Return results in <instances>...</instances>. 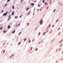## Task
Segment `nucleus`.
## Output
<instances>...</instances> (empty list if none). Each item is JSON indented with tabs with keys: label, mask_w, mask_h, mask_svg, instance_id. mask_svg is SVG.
Instances as JSON below:
<instances>
[{
	"label": "nucleus",
	"mask_w": 63,
	"mask_h": 63,
	"mask_svg": "<svg viewBox=\"0 0 63 63\" xmlns=\"http://www.w3.org/2000/svg\"><path fill=\"white\" fill-rule=\"evenodd\" d=\"M7 13H8V12H6V13L5 14V13H4L3 14V16H6L7 15Z\"/></svg>",
	"instance_id": "obj_1"
},
{
	"label": "nucleus",
	"mask_w": 63,
	"mask_h": 63,
	"mask_svg": "<svg viewBox=\"0 0 63 63\" xmlns=\"http://www.w3.org/2000/svg\"><path fill=\"white\" fill-rule=\"evenodd\" d=\"M11 15H9V16H8V21H9V20H10V19H11Z\"/></svg>",
	"instance_id": "obj_2"
},
{
	"label": "nucleus",
	"mask_w": 63,
	"mask_h": 63,
	"mask_svg": "<svg viewBox=\"0 0 63 63\" xmlns=\"http://www.w3.org/2000/svg\"><path fill=\"white\" fill-rule=\"evenodd\" d=\"M42 19L41 20V21H40V25H41V24H42V23H43V21H42Z\"/></svg>",
	"instance_id": "obj_3"
},
{
	"label": "nucleus",
	"mask_w": 63,
	"mask_h": 63,
	"mask_svg": "<svg viewBox=\"0 0 63 63\" xmlns=\"http://www.w3.org/2000/svg\"><path fill=\"white\" fill-rule=\"evenodd\" d=\"M11 28V26H10V25H8V29H10Z\"/></svg>",
	"instance_id": "obj_4"
},
{
	"label": "nucleus",
	"mask_w": 63,
	"mask_h": 63,
	"mask_svg": "<svg viewBox=\"0 0 63 63\" xmlns=\"http://www.w3.org/2000/svg\"><path fill=\"white\" fill-rule=\"evenodd\" d=\"M44 4L45 5H47V2H46Z\"/></svg>",
	"instance_id": "obj_5"
},
{
	"label": "nucleus",
	"mask_w": 63,
	"mask_h": 63,
	"mask_svg": "<svg viewBox=\"0 0 63 63\" xmlns=\"http://www.w3.org/2000/svg\"><path fill=\"white\" fill-rule=\"evenodd\" d=\"M31 5H32V6H34V3H32V4H31Z\"/></svg>",
	"instance_id": "obj_6"
},
{
	"label": "nucleus",
	"mask_w": 63,
	"mask_h": 63,
	"mask_svg": "<svg viewBox=\"0 0 63 63\" xmlns=\"http://www.w3.org/2000/svg\"><path fill=\"white\" fill-rule=\"evenodd\" d=\"M12 15L13 16H14V12L13 11L12 13Z\"/></svg>",
	"instance_id": "obj_7"
},
{
	"label": "nucleus",
	"mask_w": 63,
	"mask_h": 63,
	"mask_svg": "<svg viewBox=\"0 0 63 63\" xmlns=\"http://www.w3.org/2000/svg\"><path fill=\"white\" fill-rule=\"evenodd\" d=\"M15 8V6H13L12 7V9L13 10Z\"/></svg>",
	"instance_id": "obj_8"
},
{
	"label": "nucleus",
	"mask_w": 63,
	"mask_h": 63,
	"mask_svg": "<svg viewBox=\"0 0 63 63\" xmlns=\"http://www.w3.org/2000/svg\"><path fill=\"white\" fill-rule=\"evenodd\" d=\"M15 31H14L12 32V33L13 34H14V33H15Z\"/></svg>",
	"instance_id": "obj_9"
},
{
	"label": "nucleus",
	"mask_w": 63,
	"mask_h": 63,
	"mask_svg": "<svg viewBox=\"0 0 63 63\" xmlns=\"http://www.w3.org/2000/svg\"><path fill=\"white\" fill-rule=\"evenodd\" d=\"M30 13H31V12L30 11V13H29L27 14L28 16V15H29V14H30Z\"/></svg>",
	"instance_id": "obj_10"
},
{
	"label": "nucleus",
	"mask_w": 63,
	"mask_h": 63,
	"mask_svg": "<svg viewBox=\"0 0 63 63\" xmlns=\"http://www.w3.org/2000/svg\"><path fill=\"white\" fill-rule=\"evenodd\" d=\"M46 32H44V33H43V35H45L46 34Z\"/></svg>",
	"instance_id": "obj_11"
},
{
	"label": "nucleus",
	"mask_w": 63,
	"mask_h": 63,
	"mask_svg": "<svg viewBox=\"0 0 63 63\" xmlns=\"http://www.w3.org/2000/svg\"><path fill=\"white\" fill-rule=\"evenodd\" d=\"M7 4H6L4 5V7H6V6H7Z\"/></svg>",
	"instance_id": "obj_12"
},
{
	"label": "nucleus",
	"mask_w": 63,
	"mask_h": 63,
	"mask_svg": "<svg viewBox=\"0 0 63 63\" xmlns=\"http://www.w3.org/2000/svg\"><path fill=\"white\" fill-rule=\"evenodd\" d=\"M29 9V8H27L26 9V11H28Z\"/></svg>",
	"instance_id": "obj_13"
},
{
	"label": "nucleus",
	"mask_w": 63,
	"mask_h": 63,
	"mask_svg": "<svg viewBox=\"0 0 63 63\" xmlns=\"http://www.w3.org/2000/svg\"><path fill=\"white\" fill-rule=\"evenodd\" d=\"M18 17H17V16H16L15 17V18H17Z\"/></svg>",
	"instance_id": "obj_14"
},
{
	"label": "nucleus",
	"mask_w": 63,
	"mask_h": 63,
	"mask_svg": "<svg viewBox=\"0 0 63 63\" xmlns=\"http://www.w3.org/2000/svg\"><path fill=\"white\" fill-rule=\"evenodd\" d=\"M40 34H41V32H39L38 33V35H40Z\"/></svg>",
	"instance_id": "obj_15"
},
{
	"label": "nucleus",
	"mask_w": 63,
	"mask_h": 63,
	"mask_svg": "<svg viewBox=\"0 0 63 63\" xmlns=\"http://www.w3.org/2000/svg\"><path fill=\"white\" fill-rule=\"evenodd\" d=\"M6 32H7V31H3V32L4 33H6Z\"/></svg>",
	"instance_id": "obj_16"
},
{
	"label": "nucleus",
	"mask_w": 63,
	"mask_h": 63,
	"mask_svg": "<svg viewBox=\"0 0 63 63\" xmlns=\"http://www.w3.org/2000/svg\"><path fill=\"white\" fill-rule=\"evenodd\" d=\"M26 40V38H25L24 39V41H25Z\"/></svg>",
	"instance_id": "obj_17"
},
{
	"label": "nucleus",
	"mask_w": 63,
	"mask_h": 63,
	"mask_svg": "<svg viewBox=\"0 0 63 63\" xmlns=\"http://www.w3.org/2000/svg\"><path fill=\"white\" fill-rule=\"evenodd\" d=\"M38 50V48H36L35 49V51H37Z\"/></svg>",
	"instance_id": "obj_18"
},
{
	"label": "nucleus",
	"mask_w": 63,
	"mask_h": 63,
	"mask_svg": "<svg viewBox=\"0 0 63 63\" xmlns=\"http://www.w3.org/2000/svg\"><path fill=\"white\" fill-rule=\"evenodd\" d=\"M43 3H44V2H45V0H43Z\"/></svg>",
	"instance_id": "obj_19"
},
{
	"label": "nucleus",
	"mask_w": 63,
	"mask_h": 63,
	"mask_svg": "<svg viewBox=\"0 0 63 63\" xmlns=\"http://www.w3.org/2000/svg\"><path fill=\"white\" fill-rule=\"evenodd\" d=\"M30 42H31V41L30 40L29 41V43H30Z\"/></svg>",
	"instance_id": "obj_20"
},
{
	"label": "nucleus",
	"mask_w": 63,
	"mask_h": 63,
	"mask_svg": "<svg viewBox=\"0 0 63 63\" xmlns=\"http://www.w3.org/2000/svg\"><path fill=\"white\" fill-rule=\"evenodd\" d=\"M21 16H22V15H21L20 16L19 18H21Z\"/></svg>",
	"instance_id": "obj_21"
},
{
	"label": "nucleus",
	"mask_w": 63,
	"mask_h": 63,
	"mask_svg": "<svg viewBox=\"0 0 63 63\" xmlns=\"http://www.w3.org/2000/svg\"><path fill=\"white\" fill-rule=\"evenodd\" d=\"M2 28H3V27H2L0 29V30H1Z\"/></svg>",
	"instance_id": "obj_22"
},
{
	"label": "nucleus",
	"mask_w": 63,
	"mask_h": 63,
	"mask_svg": "<svg viewBox=\"0 0 63 63\" xmlns=\"http://www.w3.org/2000/svg\"><path fill=\"white\" fill-rule=\"evenodd\" d=\"M21 32H20V33H19L18 34L19 35H20V34H21Z\"/></svg>",
	"instance_id": "obj_23"
},
{
	"label": "nucleus",
	"mask_w": 63,
	"mask_h": 63,
	"mask_svg": "<svg viewBox=\"0 0 63 63\" xmlns=\"http://www.w3.org/2000/svg\"><path fill=\"white\" fill-rule=\"evenodd\" d=\"M21 43H20L19 42V43H18V45H20V44Z\"/></svg>",
	"instance_id": "obj_24"
},
{
	"label": "nucleus",
	"mask_w": 63,
	"mask_h": 63,
	"mask_svg": "<svg viewBox=\"0 0 63 63\" xmlns=\"http://www.w3.org/2000/svg\"><path fill=\"white\" fill-rule=\"evenodd\" d=\"M55 10H55H55H54V11H53L54 12H55Z\"/></svg>",
	"instance_id": "obj_25"
},
{
	"label": "nucleus",
	"mask_w": 63,
	"mask_h": 63,
	"mask_svg": "<svg viewBox=\"0 0 63 63\" xmlns=\"http://www.w3.org/2000/svg\"><path fill=\"white\" fill-rule=\"evenodd\" d=\"M7 2H10V0H8L7 1Z\"/></svg>",
	"instance_id": "obj_26"
},
{
	"label": "nucleus",
	"mask_w": 63,
	"mask_h": 63,
	"mask_svg": "<svg viewBox=\"0 0 63 63\" xmlns=\"http://www.w3.org/2000/svg\"><path fill=\"white\" fill-rule=\"evenodd\" d=\"M4 12V11L3 10H2L1 12L2 13H3V12Z\"/></svg>",
	"instance_id": "obj_27"
},
{
	"label": "nucleus",
	"mask_w": 63,
	"mask_h": 63,
	"mask_svg": "<svg viewBox=\"0 0 63 63\" xmlns=\"http://www.w3.org/2000/svg\"><path fill=\"white\" fill-rule=\"evenodd\" d=\"M27 24H28V25H29V23H28Z\"/></svg>",
	"instance_id": "obj_28"
},
{
	"label": "nucleus",
	"mask_w": 63,
	"mask_h": 63,
	"mask_svg": "<svg viewBox=\"0 0 63 63\" xmlns=\"http://www.w3.org/2000/svg\"><path fill=\"white\" fill-rule=\"evenodd\" d=\"M38 7H40V5H38Z\"/></svg>",
	"instance_id": "obj_29"
},
{
	"label": "nucleus",
	"mask_w": 63,
	"mask_h": 63,
	"mask_svg": "<svg viewBox=\"0 0 63 63\" xmlns=\"http://www.w3.org/2000/svg\"><path fill=\"white\" fill-rule=\"evenodd\" d=\"M18 26H19L20 25V24H18Z\"/></svg>",
	"instance_id": "obj_30"
},
{
	"label": "nucleus",
	"mask_w": 63,
	"mask_h": 63,
	"mask_svg": "<svg viewBox=\"0 0 63 63\" xmlns=\"http://www.w3.org/2000/svg\"><path fill=\"white\" fill-rule=\"evenodd\" d=\"M3 52H4H4H5V50H4L3 51Z\"/></svg>",
	"instance_id": "obj_31"
},
{
	"label": "nucleus",
	"mask_w": 63,
	"mask_h": 63,
	"mask_svg": "<svg viewBox=\"0 0 63 63\" xmlns=\"http://www.w3.org/2000/svg\"><path fill=\"white\" fill-rule=\"evenodd\" d=\"M50 25H49V27H50Z\"/></svg>",
	"instance_id": "obj_32"
},
{
	"label": "nucleus",
	"mask_w": 63,
	"mask_h": 63,
	"mask_svg": "<svg viewBox=\"0 0 63 63\" xmlns=\"http://www.w3.org/2000/svg\"><path fill=\"white\" fill-rule=\"evenodd\" d=\"M32 47H31V50H32Z\"/></svg>",
	"instance_id": "obj_33"
},
{
	"label": "nucleus",
	"mask_w": 63,
	"mask_h": 63,
	"mask_svg": "<svg viewBox=\"0 0 63 63\" xmlns=\"http://www.w3.org/2000/svg\"><path fill=\"white\" fill-rule=\"evenodd\" d=\"M58 21V20H57L56 21V22H57Z\"/></svg>",
	"instance_id": "obj_34"
},
{
	"label": "nucleus",
	"mask_w": 63,
	"mask_h": 63,
	"mask_svg": "<svg viewBox=\"0 0 63 63\" xmlns=\"http://www.w3.org/2000/svg\"><path fill=\"white\" fill-rule=\"evenodd\" d=\"M54 27V25L52 26V27Z\"/></svg>",
	"instance_id": "obj_35"
},
{
	"label": "nucleus",
	"mask_w": 63,
	"mask_h": 63,
	"mask_svg": "<svg viewBox=\"0 0 63 63\" xmlns=\"http://www.w3.org/2000/svg\"><path fill=\"white\" fill-rule=\"evenodd\" d=\"M22 1V0H21V2H22V1Z\"/></svg>",
	"instance_id": "obj_36"
},
{
	"label": "nucleus",
	"mask_w": 63,
	"mask_h": 63,
	"mask_svg": "<svg viewBox=\"0 0 63 63\" xmlns=\"http://www.w3.org/2000/svg\"><path fill=\"white\" fill-rule=\"evenodd\" d=\"M48 7H47V9H48Z\"/></svg>",
	"instance_id": "obj_37"
},
{
	"label": "nucleus",
	"mask_w": 63,
	"mask_h": 63,
	"mask_svg": "<svg viewBox=\"0 0 63 63\" xmlns=\"http://www.w3.org/2000/svg\"><path fill=\"white\" fill-rule=\"evenodd\" d=\"M16 26H17V25H16Z\"/></svg>",
	"instance_id": "obj_38"
},
{
	"label": "nucleus",
	"mask_w": 63,
	"mask_h": 63,
	"mask_svg": "<svg viewBox=\"0 0 63 63\" xmlns=\"http://www.w3.org/2000/svg\"><path fill=\"white\" fill-rule=\"evenodd\" d=\"M59 29H59H60V28H59V29Z\"/></svg>",
	"instance_id": "obj_39"
},
{
	"label": "nucleus",
	"mask_w": 63,
	"mask_h": 63,
	"mask_svg": "<svg viewBox=\"0 0 63 63\" xmlns=\"http://www.w3.org/2000/svg\"><path fill=\"white\" fill-rule=\"evenodd\" d=\"M47 0V1H48V0Z\"/></svg>",
	"instance_id": "obj_40"
},
{
	"label": "nucleus",
	"mask_w": 63,
	"mask_h": 63,
	"mask_svg": "<svg viewBox=\"0 0 63 63\" xmlns=\"http://www.w3.org/2000/svg\"><path fill=\"white\" fill-rule=\"evenodd\" d=\"M50 3H51V2H50Z\"/></svg>",
	"instance_id": "obj_41"
},
{
	"label": "nucleus",
	"mask_w": 63,
	"mask_h": 63,
	"mask_svg": "<svg viewBox=\"0 0 63 63\" xmlns=\"http://www.w3.org/2000/svg\"><path fill=\"white\" fill-rule=\"evenodd\" d=\"M38 10H39L38 9V10H37V11H38Z\"/></svg>",
	"instance_id": "obj_42"
},
{
	"label": "nucleus",
	"mask_w": 63,
	"mask_h": 63,
	"mask_svg": "<svg viewBox=\"0 0 63 63\" xmlns=\"http://www.w3.org/2000/svg\"><path fill=\"white\" fill-rule=\"evenodd\" d=\"M42 42H43V41H42Z\"/></svg>",
	"instance_id": "obj_43"
},
{
	"label": "nucleus",
	"mask_w": 63,
	"mask_h": 63,
	"mask_svg": "<svg viewBox=\"0 0 63 63\" xmlns=\"http://www.w3.org/2000/svg\"><path fill=\"white\" fill-rule=\"evenodd\" d=\"M1 13V12H0V14Z\"/></svg>",
	"instance_id": "obj_44"
}]
</instances>
